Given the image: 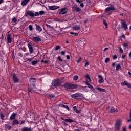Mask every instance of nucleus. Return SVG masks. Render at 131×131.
<instances>
[{
    "mask_svg": "<svg viewBox=\"0 0 131 131\" xmlns=\"http://www.w3.org/2000/svg\"><path fill=\"white\" fill-rule=\"evenodd\" d=\"M28 16H30L31 18H33V17L39 16V13L38 12H35L34 13L32 11H27L25 13V17H28Z\"/></svg>",
    "mask_w": 131,
    "mask_h": 131,
    "instance_id": "obj_1",
    "label": "nucleus"
},
{
    "mask_svg": "<svg viewBox=\"0 0 131 131\" xmlns=\"http://www.w3.org/2000/svg\"><path fill=\"white\" fill-rule=\"evenodd\" d=\"M64 88L67 89L68 90H70L71 89H77L79 85L74 84H71L69 82H66L63 84Z\"/></svg>",
    "mask_w": 131,
    "mask_h": 131,
    "instance_id": "obj_2",
    "label": "nucleus"
},
{
    "mask_svg": "<svg viewBox=\"0 0 131 131\" xmlns=\"http://www.w3.org/2000/svg\"><path fill=\"white\" fill-rule=\"evenodd\" d=\"M71 97L73 99H83V95L79 93L71 95Z\"/></svg>",
    "mask_w": 131,
    "mask_h": 131,
    "instance_id": "obj_3",
    "label": "nucleus"
},
{
    "mask_svg": "<svg viewBox=\"0 0 131 131\" xmlns=\"http://www.w3.org/2000/svg\"><path fill=\"white\" fill-rule=\"evenodd\" d=\"M120 125H121V121L120 120H117L115 125V130L119 131V129H120Z\"/></svg>",
    "mask_w": 131,
    "mask_h": 131,
    "instance_id": "obj_4",
    "label": "nucleus"
},
{
    "mask_svg": "<svg viewBox=\"0 0 131 131\" xmlns=\"http://www.w3.org/2000/svg\"><path fill=\"white\" fill-rule=\"evenodd\" d=\"M61 84V83H60V80H54L52 82V85L53 86H59Z\"/></svg>",
    "mask_w": 131,
    "mask_h": 131,
    "instance_id": "obj_5",
    "label": "nucleus"
},
{
    "mask_svg": "<svg viewBox=\"0 0 131 131\" xmlns=\"http://www.w3.org/2000/svg\"><path fill=\"white\" fill-rule=\"evenodd\" d=\"M110 11H117L116 8L113 6V5H111L110 7H107L105 9V11L106 12H109Z\"/></svg>",
    "mask_w": 131,
    "mask_h": 131,
    "instance_id": "obj_6",
    "label": "nucleus"
},
{
    "mask_svg": "<svg viewBox=\"0 0 131 131\" xmlns=\"http://www.w3.org/2000/svg\"><path fill=\"white\" fill-rule=\"evenodd\" d=\"M12 79L14 83H17V82H19V78L17 77V75H16L15 74H13L12 75Z\"/></svg>",
    "mask_w": 131,
    "mask_h": 131,
    "instance_id": "obj_7",
    "label": "nucleus"
},
{
    "mask_svg": "<svg viewBox=\"0 0 131 131\" xmlns=\"http://www.w3.org/2000/svg\"><path fill=\"white\" fill-rule=\"evenodd\" d=\"M59 14V15H65V14H67V8H63L61 9Z\"/></svg>",
    "mask_w": 131,
    "mask_h": 131,
    "instance_id": "obj_8",
    "label": "nucleus"
},
{
    "mask_svg": "<svg viewBox=\"0 0 131 131\" xmlns=\"http://www.w3.org/2000/svg\"><path fill=\"white\" fill-rule=\"evenodd\" d=\"M60 119L66 121V122H69V123H72V122H75V121L72 120V119H64V118L61 117Z\"/></svg>",
    "mask_w": 131,
    "mask_h": 131,
    "instance_id": "obj_9",
    "label": "nucleus"
},
{
    "mask_svg": "<svg viewBox=\"0 0 131 131\" xmlns=\"http://www.w3.org/2000/svg\"><path fill=\"white\" fill-rule=\"evenodd\" d=\"M122 28L126 31L128 29L127 28V24H126V21H122L121 23Z\"/></svg>",
    "mask_w": 131,
    "mask_h": 131,
    "instance_id": "obj_10",
    "label": "nucleus"
},
{
    "mask_svg": "<svg viewBox=\"0 0 131 131\" xmlns=\"http://www.w3.org/2000/svg\"><path fill=\"white\" fill-rule=\"evenodd\" d=\"M34 82H36V79L35 78H30V83L32 86H34Z\"/></svg>",
    "mask_w": 131,
    "mask_h": 131,
    "instance_id": "obj_11",
    "label": "nucleus"
},
{
    "mask_svg": "<svg viewBox=\"0 0 131 131\" xmlns=\"http://www.w3.org/2000/svg\"><path fill=\"white\" fill-rule=\"evenodd\" d=\"M49 10H51L52 11H55V10H57V9H59L60 7L57 6L56 5L48 6Z\"/></svg>",
    "mask_w": 131,
    "mask_h": 131,
    "instance_id": "obj_12",
    "label": "nucleus"
},
{
    "mask_svg": "<svg viewBox=\"0 0 131 131\" xmlns=\"http://www.w3.org/2000/svg\"><path fill=\"white\" fill-rule=\"evenodd\" d=\"M33 40L35 42H40V41H41V39L38 37H33Z\"/></svg>",
    "mask_w": 131,
    "mask_h": 131,
    "instance_id": "obj_13",
    "label": "nucleus"
},
{
    "mask_svg": "<svg viewBox=\"0 0 131 131\" xmlns=\"http://www.w3.org/2000/svg\"><path fill=\"white\" fill-rule=\"evenodd\" d=\"M27 46L30 54H32V53H33V47H32V45H31L30 43H28Z\"/></svg>",
    "mask_w": 131,
    "mask_h": 131,
    "instance_id": "obj_14",
    "label": "nucleus"
},
{
    "mask_svg": "<svg viewBox=\"0 0 131 131\" xmlns=\"http://www.w3.org/2000/svg\"><path fill=\"white\" fill-rule=\"evenodd\" d=\"M19 123H20L19 120H18V119H15L12 122V126H14V125H16L17 124H19Z\"/></svg>",
    "mask_w": 131,
    "mask_h": 131,
    "instance_id": "obj_15",
    "label": "nucleus"
},
{
    "mask_svg": "<svg viewBox=\"0 0 131 131\" xmlns=\"http://www.w3.org/2000/svg\"><path fill=\"white\" fill-rule=\"evenodd\" d=\"M16 116H17V113H13L11 114V116L10 117V120H14L16 118Z\"/></svg>",
    "mask_w": 131,
    "mask_h": 131,
    "instance_id": "obj_16",
    "label": "nucleus"
},
{
    "mask_svg": "<svg viewBox=\"0 0 131 131\" xmlns=\"http://www.w3.org/2000/svg\"><path fill=\"white\" fill-rule=\"evenodd\" d=\"M98 77L99 78V80H98L99 83H103V82H104V79L103 78L102 75H99Z\"/></svg>",
    "mask_w": 131,
    "mask_h": 131,
    "instance_id": "obj_17",
    "label": "nucleus"
},
{
    "mask_svg": "<svg viewBox=\"0 0 131 131\" xmlns=\"http://www.w3.org/2000/svg\"><path fill=\"white\" fill-rule=\"evenodd\" d=\"M35 25L36 26V30H37V31H39V32H41L42 31L41 27L38 26L37 24H35Z\"/></svg>",
    "mask_w": 131,
    "mask_h": 131,
    "instance_id": "obj_18",
    "label": "nucleus"
},
{
    "mask_svg": "<svg viewBox=\"0 0 131 131\" xmlns=\"http://www.w3.org/2000/svg\"><path fill=\"white\" fill-rule=\"evenodd\" d=\"M7 40L8 43H11V42H12V38H11L10 34L7 35Z\"/></svg>",
    "mask_w": 131,
    "mask_h": 131,
    "instance_id": "obj_19",
    "label": "nucleus"
},
{
    "mask_svg": "<svg viewBox=\"0 0 131 131\" xmlns=\"http://www.w3.org/2000/svg\"><path fill=\"white\" fill-rule=\"evenodd\" d=\"M74 10L75 12H76V13H79L81 11V9H80L79 7H78L77 6H75L74 7Z\"/></svg>",
    "mask_w": 131,
    "mask_h": 131,
    "instance_id": "obj_20",
    "label": "nucleus"
},
{
    "mask_svg": "<svg viewBox=\"0 0 131 131\" xmlns=\"http://www.w3.org/2000/svg\"><path fill=\"white\" fill-rule=\"evenodd\" d=\"M85 84H86V85H88V87L89 88V89H91V90H93V91H94V90H95V88H94V86H93V85H92L90 83H89V82H85Z\"/></svg>",
    "mask_w": 131,
    "mask_h": 131,
    "instance_id": "obj_21",
    "label": "nucleus"
},
{
    "mask_svg": "<svg viewBox=\"0 0 131 131\" xmlns=\"http://www.w3.org/2000/svg\"><path fill=\"white\" fill-rule=\"evenodd\" d=\"M80 27L77 25H76L75 26L73 27V30H80Z\"/></svg>",
    "mask_w": 131,
    "mask_h": 131,
    "instance_id": "obj_22",
    "label": "nucleus"
},
{
    "mask_svg": "<svg viewBox=\"0 0 131 131\" xmlns=\"http://www.w3.org/2000/svg\"><path fill=\"white\" fill-rule=\"evenodd\" d=\"M21 131H31V128H30V127L28 128L27 127H25L21 129Z\"/></svg>",
    "mask_w": 131,
    "mask_h": 131,
    "instance_id": "obj_23",
    "label": "nucleus"
},
{
    "mask_svg": "<svg viewBox=\"0 0 131 131\" xmlns=\"http://www.w3.org/2000/svg\"><path fill=\"white\" fill-rule=\"evenodd\" d=\"M28 2H29V0H24L21 2L22 6H26L28 4Z\"/></svg>",
    "mask_w": 131,
    "mask_h": 131,
    "instance_id": "obj_24",
    "label": "nucleus"
},
{
    "mask_svg": "<svg viewBox=\"0 0 131 131\" xmlns=\"http://www.w3.org/2000/svg\"><path fill=\"white\" fill-rule=\"evenodd\" d=\"M118 111V110H117V109H115V108H111L110 110V113H116V112H117Z\"/></svg>",
    "mask_w": 131,
    "mask_h": 131,
    "instance_id": "obj_25",
    "label": "nucleus"
},
{
    "mask_svg": "<svg viewBox=\"0 0 131 131\" xmlns=\"http://www.w3.org/2000/svg\"><path fill=\"white\" fill-rule=\"evenodd\" d=\"M116 70L117 71H118V70L121 69V66H120V64H116Z\"/></svg>",
    "mask_w": 131,
    "mask_h": 131,
    "instance_id": "obj_26",
    "label": "nucleus"
},
{
    "mask_svg": "<svg viewBox=\"0 0 131 131\" xmlns=\"http://www.w3.org/2000/svg\"><path fill=\"white\" fill-rule=\"evenodd\" d=\"M5 128H7V129H9L10 130V129H12V126L8 124H5Z\"/></svg>",
    "mask_w": 131,
    "mask_h": 131,
    "instance_id": "obj_27",
    "label": "nucleus"
},
{
    "mask_svg": "<svg viewBox=\"0 0 131 131\" xmlns=\"http://www.w3.org/2000/svg\"><path fill=\"white\" fill-rule=\"evenodd\" d=\"M96 89L97 90H98V91H99V92H101L102 93H104V92H105V89H102L99 87H97Z\"/></svg>",
    "mask_w": 131,
    "mask_h": 131,
    "instance_id": "obj_28",
    "label": "nucleus"
},
{
    "mask_svg": "<svg viewBox=\"0 0 131 131\" xmlns=\"http://www.w3.org/2000/svg\"><path fill=\"white\" fill-rule=\"evenodd\" d=\"M54 49L55 51H59V50L61 49V46H60L59 45H57L56 46H55Z\"/></svg>",
    "mask_w": 131,
    "mask_h": 131,
    "instance_id": "obj_29",
    "label": "nucleus"
},
{
    "mask_svg": "<svg viewBox=\"0 0 131 131\" xmlns=\"http://www.w3.org/2000/svg\"><path fill=\"white\" fill-rule=\"evenodd\" d=\"M73 109L75 111V112H76V113H80V111L79 110H78L76 106H74Z\"/></svg>",
    "mask_w": 131,
    "mask_h": 131,
    "instance_id": "obj_30",
    "label": "nucleus"
},
{
    "mask_svg": "<svg viewBox=\"0 0 131 131\" xmlns=\"http://www.w3.org/2000/svg\"><path fill=\"white\" fill-rule=\"evenodd\" d=\"M103 24L105 26V28H108V24L107 23V21H106V20L103 19Z\"/></svg>",
    "mask_w": 131,
    "mask_h": 131,
    "instance_id": "obj_31",
    "label": "nucleus"
},
{
    "mask_svg": "<svg viewBox=\"0 0 131 131\" xmlns=\"http://www.w3.org/2000/svg\"><path fill=\"white\" fill-rule=\"evenodd\" d=\"M38 62V61H37V60H34L32 62L31 64H32V65H36V64H37Z\"/></svg>",
    "mask_w": 131,
    "mask_h": 131,
    "instance_id": "obj_32",
    "label": "nucleus"
},
{
    "mask_svg": "<svg viewBox=\"0 0 131 131\" xmlns=\"http://www.w3.org/2000/svg\"><path fill=\"white\" fill-rule=\"evenodd\" d=\"M0 116L2 120H5V116L4 115V114H3V113L0 114Z\"/></svg>",
    "mask_w": 131,
    "mask_h": 131,
    "instance_id": "obj_33",
    "label": "nucleus"
},
{
    "mask_svg": "<svg viewBox=\"0 0 131 131\" xmlns=\"http://www.w3.org/2000/svg\"><path fill=\"white\" fill-rule=\"evenodd\" d=\"M54 21H55L56 22H63V21L60 19V18H55L54 19Z\"/></svg>",
    "mask_w": 131,
    "mask_h": 131,
    "instance_id": "obj_34",
    "label": "nucleus"
},
{
    "mask_svg": "<svg viewBox=\"0 0 131 131\" xmlns=\"http://www.w3.org/2000/svg\"><path fill=\"white\" fill-rule=\"evenodd\" d=\"M38 14H39V15L40 16H42V15H43V14H45V11H43L42 10L40 11L39 12Z\"/></svg>",
    "mask_w": 131,
    "mask_h": 131,
    "instance_id": "obj_35",
    "label": "nucleus"
},
{
    "mask_svg": "<svg viewBox=\"0 0 131 131\" xmlns=\"http://www.w3.org/2000/svg\"><path fill=\"white\" fill-rule=\"evenodd\" d=\"M29 29L30 31H32V30H33V27H32V25H30L29 26Z\"/></svg>",
    "mask_w": 131,
    "mask_h": 131,
    "instance_id": "obj_36",
    "label": "nucleus"
},
{
    "mask_svg": "<svg viewBox=\"0 0 131 131\" xmlns=\"http://www.w3.org/2000/svg\"><path fill=\"white\" fill-rule=\"evenodd\" d=\"M73 79H74V80L76 81V80H77V79H78V76H77V75L74 76Z\"/></svg>",
    "mask_w": 131,
    "mask_h": 131,
    "instance_id": "obj_37",
    "label": "nucleus"
},
{
    "mask_svg": "<svg viewBox=\"0 0 131 131\" xmlns=\"http://www.w3.org/2000/svg\"><path fill=\"white\" fill-rule=\"evenodd\" d=\"M127 82L126 81H124L121 83V85H122L123 86L124 85H127Z\"/></svg>",
    "mask_w": 131,
    "mask_h": 131,
    "instance_id": "obj_38",
    "label": "nucleus"
},
{
    "mask_svg": "<svg viewBox=\"0 0 131 131\" xmlns=\"http://www.w3.org/2000/svg\"><path fill=\"white\" fill-rule=\"evenodd\" d=\"M119 53L120 54H122V53H123V50H122V48H121V47H119Z\"/></svg>",
    "mask_w": 131,
    "mask_h": 131,
    "instance_id": "obj_39",
    "label": "nucleus"
},
{
    "mask_svg": "<svg viewBox=\"0 0 131 131\" xmlns=\"http://www.w3.org/2000/svg\"><path fill=\"white\" fill-rule=\"evenodd\" d=\"M85 78H87V79H89V81H91V77H90V75H86Z\"/></svg>",
    "mask_w": 131,
    "mask_h": 131,
    "instance_id": "obj_40",
    "label": "nucleus"
},
{
    "mask_svg": "<svg viewBox=\"0 0 131 131\" xmlns=\"http://www.w3.org/2000/svg\"><path fill=\"white\" fill-rule=\"evenodd\" d=\"M12 22H14V23L17 22V19L16 18V17H14L13 18H12Z\"/></svg>",
    "mask_w": 131,
    "mask_h": 131,
    "instance_id": "obj_41",
    "label": "nucleus"
},
{
    "mask_svg": "<svg viewBox=\"0 0 131 131\" xmlns=\"http://www.w3.org/2000/svg\"><path fill=\"white\" fill-rule=\"evenodd\" d=\"M81 60H82V58L81 57H79L76 61L78 63H80V62H81Z\"/></svg>",
    "mask_w": 131,
    "mask_h": 131,
    "instance_id": "obj_42",
    "label": "nucleus"
},
{
    "mask_svg": "<svg viewBox=\"0 0 131 131\" xmlns=\"http://www.w3.org/2000/svg\"><path fill=\"white\" fill-rule=\"evenodd\" d=\"M63 108H64V109H67V110H68V111H69V110H70V109L69 108V107L67 105H64L63 106Z\"/></svg>",
    "mask_w": 131,
    "mask_h": 131,
    "instance_id": "obj_43",
    "label": "nucleus"
},
{
    "mask_svg": "<svg viewBox=\"0 0 131 131\" xmlns=\"http://www.w3.org/2000/svg\"><path fill=\"white\" fill-rule=\"evenodd\" d=\"M57 59H58V61H59V62H63V60H62L61 59V57L60 56H58L57 57Z\"/></svg>",
    "mask_w": 131,
    "mask_h": 131,
    "instance_id": "obj_44",
    "label": "nucleus"
},
{
    "mask_svg": "<svg viewBox=\"0 0 131 131\" xmlns=\"http://www.w3.org/2000/svg\"><path fill=\"white\" fill-rule=\"evenodd\" d=\"M109 61H110V58H106L105 60V63H108V62H109Z\"/></svg>",
    "mask_w": 131,
    "mask_h": 131,
    "instance_id": "obj_45",
    "label": "nucleus"
},
{
    "mask_svg": "<svg viewBox=\"0 0 131 131\" xmlns=\"http://www.w3.org/2000/svg\"><path fill=\"white\" fill-rule=\"evenodd\" d=\"M75 1L78 4H81V3H82V0H75Z\"/></svg>",
    "mask_w": 131,
    "mask_h": 131,
    "instance_id": "obj_46",
    "label": "nucleus"
},
{
    "mask_svg": "<svg viewBox=\"0 0 131 131\" xmlns=\"http://www.w3.org/2000/svg\"><path fill=\"white\" fill-rule=\"evenodd\" d=\"M126 86H127V88H129L130 89H131V84L129 83H127Z\"/></svg>",
    "mask_w": 131,
    "mask_h": 131,
    "instance_id": "obj_47",
    "label": "nucleus"
},
{
    "mask_svg": "<svg viewBox=\"0 0 131 131\" xmlns=\"http://www.w3.org/2000/svg\"><path fill=\"white\" fill-rule=\"evenodd\" d=\"M129 117H130V119L127 120V122H130L131 121V112H130Z\"/></svg>",
    "mask_w": 131,
    "mask_h": 131,
    "instance_id": "obj_48",
    "label": "nucleus"
},
{
    "mask_svg": "<svg viewBox=\"0 0 131 131\" xmlns=\"http://www.w3.org/2000/svg\"><path fill=\"white\" fill-rule=\"evenodd\" d=\"M59 107H61V108H63L64 107V105L62 104V103H60L58 105Z\"/></svg>",
    "mask_w": 131,
    "mask_h": 131,
    "instance_id": "obj_49",
    "label": "nucleus"
},
{
    "mask_svg": "<svg viewBox=\"0 0 131 131\" xmlns=\"http://www.w3.org/2000/svg\"><path fill=\"white\" fill-rule=\"evenodd\" d=\"M28 91L29 93H31L32 91H33V88H29Z\"/></svg>",
    "mask_w": 131,
    "mask_h": 131,
    "instance_id": "obj_50",
    "label": "nucleus"
},
{
    "mask_svg": "<svg viewBox=\"0 0 131 131\" xmlns=\"http://www.w3.org/2000/svg\"><path fill=\"white\" fill-rule=\"evenodd\" d=\"M65 53H66V52L62 51L61 52V55H62V56H64V55H65Z\"/></svg>",
    "mask_w": 131,
    "mask_h": 131,
    "instance_id": "obj_51",
    "label": "nucleus"
},
{
    "mask_svg": "<svg viewBox=\"0 0 131 131\" xmlns=\"http://www.w3.org/2000/svg\"><path fill=\"white\" fill-rule=\"evenodd\" d=\"M113 60H115V59H117V56L116 55H113Z\"/></svg>",
    "mask_w": 131,
    "mask_h": 131,
    "instance_id": "obj_52",
    "label": "nucleus"
},
{
    "mask_svg": "<svg viewBox=\"0 0 131 131\" xmlns=\"http://www.w3.org/2000/svg\"><path fill=\"white\" fill-rule=\"evenodd\" d=\"M89 65H90V63H89V62L86 61L85 63V67H86V66H89Z\"/></svg>",
    "mask_w": 131,
    "mask_h": 131,
    "instance_id": "obj_53",
    "label": "nucleus"
},
{
    "mask_svg": "<svg viewBox=\"0 0 131 131\" xmlns=\"http://www.w3.org/2000/svg\"><path fill=\"white\" fill-rule=\"evenodd\" d=\"M80 8H83V7H84V5L83 4V3H81L80 4Z\"/></svg>",
    "mask_w": 131,
    "mask_h": 131,
    "instance_id": "obj_54",
    "label": "nucleus"
},
{
    "mask_svg": "<svg viewBox=\"0 0 131 131\" xmlns=\"http://www.w3.org/2000/svg\"><path fill=\"white\" fill-rule=\"evenodd\" d=\"M123 46L124 48H125V47H128V45H127L126 43H123Z\"/></svg>",
    "mask_w": 131,
    "mask_h": 131,
    "instance_id": "obj_55",
    "label": "nucleus"
},
{
    "mask_svg": "<svg viewBox=\"0 0 131 131\" xmlns=\"http://www.w3.org/2000/svg\"><path fill=\"white\" fill-rule=\"evenodd\" d=\"M32 60H33V58H29L28 59V62H31V61H32Z\"/></svg>",
    "mask_w": 131,
    "mask_h": 131,
    "instance_id": "obj_56",
    "label": "nucleus"
},
{
    "mask_svg": "<svg viewBox=\"0 0 131 131\" xmlns=\"http://www.w3.org/2000/svg\"><path fill=\"white\" fill-rule=\"evenodd\" d=\"M25 123V121L22 120L21 123H20V125L24 124Z\"/></svg>",
    "mask_w": 131,
    "mask_h": 131,
    "instance_id": "obj_57",
    "label": "nucleus"
},
{
    "mask_svg": "<svg viewBox=\"0 0 131 131\" xmlns=\"http://www.w3.org/2000/svg\"><path fill=\"white\" fill-rule=\"evenodd\" d=\"M29 53H25V55H24L25 58L26 57H27V56H29Z\"/></svg>",
    "mask_w": 131,
    "mask_h": 131,
    "instance_id": "obj_58",
    "label": "nucleus"
},
{
    "mask_svg": "<svg viewBox=\"0 0 131 131\" xmlns=\"http://www.w3.org/2000/svg\"><path fill=\"white\" fill-rule=\"evenodd\" d=\"M18 56H19L21 57V58H22V57H23V54H22V53H18Z\"/></svg>",
    "mask_w": 131,
    "mask_h": 131,
    "instance_id": "obj_59",
    "label": "nucleus"
},
{
    "mask_svg": "<svg viewBox=\"0 0 131 131\" xmlns=\"http://www.w3.org/2000/svg\"><path fill=\"white\" fill-rule=\"evenodd\" d=\"M66 58L67 60H70V56L69 55H67Z\"/></svg>",
    "mask_w": 131,
    "mask_h": 131,
    "instance_id": "obj_60",
    "label": "nucleus"
},
{
    "mask_svg": "<svg viewBox=\"0 0 131 131\" xmlns=\"http://www.w3.org/2000/svg\"><path fill=\"white\" fill-rule=\"evenodd\" d=\"M62 124H63V125H65L66 126H67V125H68V124L67 123H66V122H62Z\"/></svg>",
    "mask_w": 131,
    "mask_h": 131,
    "instance_id": "obj_61",
    "label": "nucleus"
},
{
    "mask_svg": "<svg viewBox=\"0 0 131 131\" xmlns=\"http://www.w3.org/2000/svg\"><path fill=\"white\" fill-rule=\"evenodd\" d=\"M108 50H109L108 48H105L104 50H103V52H106V51H108Z\"/></svg>",
    "mask_w": 131,
    "mask_h": 131,
    "instance_id": "obj_62",
    "label": "nucleus"
},
{
    "mask_svg": "<svg viewBox=\"0 0 131 131\" xmlns=\"http://www.w3.org/2000/svg\"><path fill=\"white\" fill-rule=\"evenodd\" d=\"M122 59H125V55H123L122 56Z\"/></svg>",
    "mask_w": 131,
    "mask_h": 131,
    "instance_id": "obj_63",
    "label": "nucleus"
},
{
    "mask_svg": "<svg viewBox=\"0 0 131 131\" xmlns=\"http://www.w3.org/2000/svg\"><path fill=\"white\" fill-rule=\"evenodd\" d=\"M128 74L129 75V77L131 78V73H130V72H128Z\"/></svg>",
    "mask_w": 131,
    "mask_h": 131,
    "instance_id": "obj_64",
    "label": "nucleus"
}]
</instances>
